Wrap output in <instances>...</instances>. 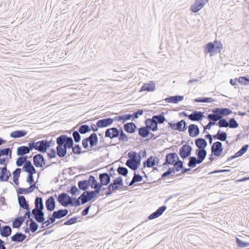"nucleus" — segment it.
Here are the masks:
<instances>
[{
	"label": "nucleus",
	"mask_w": 249,
	"mask_h": 249,
	"mask_svg": "<svg viewBox=\"0 0 249 249\" xmlns=\"http://www.w3.org/2000/svg\"><path fill=\"white\" fill-rule=\"evenodd\" d=\"M127 156L129 159L126 160L125 165L132 170H136L141 164V155H138L135 151H131L128 153Z\"/></svg>",
	"instance_id": "f257e3e1"
},
{
	"label": "nucleus",
	"mask_w": 249,
	"mask_h": 249,
	"mask_svg": "<svg viewBox=\"0 0 249 249\" xmlns=\"http://www.w3.org/2000/svg\"><path fill=\"white\" fill-rule=\"evenodd\" d=\"M18 202L19 205L21 208L23 209L26 210L25 211V216H26V218L27 220H31L32 219L31 218V213L30 211V209L29 208V205L28 202L26 200L25 197L23 196H18Z\"/></svg>",
	"instance_id": "f03ea898"
},
{
	"label": "nucleus",
	"mask_w": 249,
	"mask_h": 249,
	"mask_svg": "<svg viewBox=\"0 0 249 249\" xmlns=\"http://www.w3.org/2000/svg\"><path fill=\"white\" fill-rule=\"evenodd\" d=\"M79 197L78 198L71 197L67 193H63V206L67 207L69 205L77 207L81 205Z\"/></svg>",
	"instance_id": "7ed1b4c3"
},
{
	"label": "nucleus",
	"mask_w": 249,
	"mask_h": 249,
	"mask_svg": "<svg viewBox=\"0 0 249 249\" xmlns=\"http://www.w3.org/2000/svg\"><path fill=\"white\" fill-rule=\"evenodd\" d=\"M95 182V178L94 176L90 175L88 179L80 180L78 182V186L80 190L86 191L91 187L92 183Z\"/></svg>",
	"instance_id": "20e7f679"
},
{
	"label": "nucleus",
	"mask_w": 249,
	"mask_h": 249,
	"mask_svg": "<svg viewBox=\"0 0 249 249\" xmlns=\"http://www.w3.org/2000/svg\"><path fill=\"white\" fill-rule=\"evenodd\" d=\"M169 127L174 130L184 132L187 128V123L184 120H181L177 123H168Z\"/></svg>",
	"instance_id": "39448f33"
},
{
	"label": "nucleus",
	"mask_w": 249,
	"mask_h": 249,
	"mask_svg": "<svg viewBox=\"0 0 249 249\" xmlns=\"http://www.w3.org/2000/svg\"><path fill=\"white\" fill-rule=\"evenodd\" d=\"M123 186V178L121 176H119V177L115 178L113 181V182L110 183L108 185L107 187V189L113 190L115 191L116 190H119L120 188V187Z\"/></svg>",
	"instance_id": "423d86ee"
},
{
	"label": "nucleus",
	"mask_w": 249,
	"mask_h": 249,
	"mask_svg": "<svg viewBox=\"0 0 249 249\" xmlns=\"http://www.w3.org/2000/svg\"><path fill=\"white\" fill-rule=\"evenodd\" d=\"M32 213L33 215L35 220L38 223L44 222L45 220V213L43 210L33 209L32 211Z\"/></svg>",
	"instance_id": "0eeeda50"
},
{
	"label": "nucleus",
	"mask_w": 249,
	"mask_h": 249,
	"mask_svg": "<svg viewBox=\"0 0 249 249\" xmlns=\"http://www.w3.org/2000/svg\"><path fill=\"white\" fill-rule=\"evenodd\" d=\"M223 150L222 142H214L211 146V152L214 156H219Z\"/></svg>",
	"instance_id": "6e6552de"
},
{
	"label": "nucleus",
	"mask_w": 249,
	"mask_h": 249,
	"mask_svg": "<svg viewBox=\"0 0 249 249\" xmlns=\"http://www.w3.org/2000/svg\"><path fill=\"white\" fill-rule=\"evenodd\" d=\"M192 150V147L188 144L183 145L179 149V155L182 159L190 156Z\"/></svg>",
	"instance_id": "1a4fd4ad"
},
{
	"label": "nucleus",
	"mask_w": 249,
	"mask_h": 249,
	"mask_svg": "<svg viewBox=\"0 0 249 249\" xmlns=\"http://www.w3.org/2000/svg\"><path fill=\"white\" fill-rule=\"evenodd\" d=\"M34 165L36 167H43L45 164V159L41 154H37L33 157Z\"/></svg>",
	"instance_id": "9d476101"
},
{
	"label": "nucleus",
	"mask_w": 249,
	"mask_h": 249,
	"mask_svg": "<svg viewBox=\"0 0 249 249\" xmlns=\"http://www.w3.org/2000/svg\"><path fill=\"white\" fill-rule=\"evenodd\" d=\"M178 159L179 157L176 153L167 154L165 156V161L163 165H174Z\"/></svg>",
	"instance_id": "9b49d317"
},
{
	"label": "nucleus",
	"mask_w": 249,
	"mask_h": 249,
	"mask_svg": "<svg viewBox=\"0 0 249 249\" xmlns=\"http://www.w3.org/2000/svg\"><path fill=\"white\" fill-rule=\"evenodd\" d=\"M208 1V0H196L195 2L191 6L190 10L193 13H196L201 9Z\"/></svg>",
	"instance_id": "f8f14e48"
},
{
	"label": "nucleus",
	"mask_w": 249,
	"mask_h": 249,
	"mask_svg": "<svg viewBox=\"0 0 249 249\" xmlns=\"http://www.w3.org/2000/svg\"><path fill=\"white\" fill-rule=\"evenodd\" d=\"M49 147L47 140H41L36 142V150L41 153H45Z\"/></svg>",
	"instance_id": "ddd939ff"
},
{
	"label": "nucleus",
	"mask_w": 249,
	"mask_h": 249,
	"mask_svg": "<svg viewBox=\"0 0 249 249\" xmlns=\"http://www.w3.org/2000/svg\"><path fill=\"white\" fill-rule=\"evenodd\" d=\"M119 134V129L116 127H111L107 129L105 131V137L113 139L117 138Z\"/></svg>",
	"instance_id": "4468645a"
},
{
	"label": "nucleus",
	"mask_w": 249,
	"mask_h": 249,
	"mask_svg": "<svg viewBox=\"0 0 249 249\" xmlns=\"http://www.w3.org/2000/svg\"><path fill=\"white\" fill-rule=\"evenodd\" d=\"M204 112L200 111H194L192 113L189 114V119L192 121H201L205 116Z\"/></svg>",
	"instance_id": "2eb2a0df"
},
{
	"label": "nucleus",
	"mask_w": 249,
	"mask_h": 249,
	"mask_svg": "<svg viewBox=\"0 0 249 249\" xmlns=\"http://www.w3.org/2000/svg\"><path fill=\"white\" fill-rule=\"evenodd\" d=\"M113 123V120L111 118H107L99 120L97 121V126L99 128H104L111 125Z\"/></svg>",
	"instance_id": "dca6fc26"
},
{
	"label": "nucleus",
	"mask_w": 249,
	"mask_h": 249,
	"mask_svg": "<svg viewBox=\"0 0 249 249\" xmlns=\"http://www.w3.org/2000/svg\"><path fill=\"white\" fill-rule=\"evenodd\" d=\"M99 184L102 186L107 185L110 182V177L107 173H101L99 175Z\"/></svg>",
	"instance_id": "f3484780"
},
{
	"label": "nucleus",
	"mask_w": 249,
	"mask_h": 249,
	"mask_svg": "<svg viewBox=\"0 0 249 249\" xmlns=\"http://www.w3.org/2000/svg\"><path fill=\"white\" fill-rule=\"evenodd\" d=\"M10 176L11 173L8 170H7L6 167H3L1 168L0 181L2 182L7 181Z\"/></svg>",
	"instance_id": "a211bd4d"
},
{
	"label": "nucleus",
	"mask_w": 249,
	"mask_h": 249,
	"mask_svg": "<svg viewBox=\"0 0 249 249\" xmlns=\"http://www.w3.org/2000/svg\"><path fill=\"white\" fill-rule=\"evenodd\" d=\"M166 209L167 207L164 205L159 207L155 212L151 213L148 216V219L152 220L158 218L163 213Z\"/></svg>",
	"instance_id": "6ab92c4d"
},
{
	"label": "nucleus",
	"mask_w": 249,
	"mask_h": 249,
	"mask_svg": "<svg viewBox=\"0 0 249 249\" xmlns=\"http://www.w3.org/2000/svg\"><path fill=\"white\" fill-rule=\"evenodd\" d=\"M46 208L48 211L52 212L55 208V202L53 196H49L45 202Z\"/></svg>",
	"instance_id": "aec40b11"
},
{
	"label": "nucleus",
	"mask_w": 249,
	"mask_h": 249,
	"mask_svg": "<svg viewBox=\"0 0 249 249\" xmlns=\"http://www.w3.org/2000/svg\"><path fill=\"white\" fill-rule=\"evenodd\" d=\"M145 124L149 130L154 132L158 129V124L154 121L152 120V118L146 119Z\"/></svg>",
	"instance_id": "412c9836"
},
{
	"label": "nucleus",
	"mask_w": 249,
	"mask_h": 249,
	"mask_svg": "<svg viewBox=\"0 0 249 249\" xmlns=\"http://www.w3.org/2000/svg\"><path fill=\"white\" fill-rule=\"evenodd\" d=\"M188 133L190 136L195 137L199 134V129L197 125L191 124L188 126Z\"/></svg>",
	"instance_id": "4be33fe9"
},
{
	"label": "nucleus",
	"mask_w": 249,
	"mask_h": 249,
	"mask_svg": "<svg viewBox=\"0 0 249 249\" xmlns=\"http://www.w3.org/2000/svg\"><path fill=\"white\" fill-rule=\"evenodd\" d=\"M23 170L28 174L36 173V172L31 161L28 160L24 163Z\"/></svg>",
	"instance_id": "5701e85b"
},
{
	"label": "nucleus",
	"mask_w": 249,
	"mask_h": 249,
	"mask_svg": "<svg viewBox=\"0 0 249 249\" xmlns=\"http://www.w3.org/2000/svg\"><path fill=\"white\" fill-rule=\"evenodd\" d=\"M26 238V235L21 232H17L11 237V240L13 242H22Z\"/></svg>",
	"instance_id": "b1692460"
},
{
	"label": "nucleus",
	"mask_w": 249,
	"mask_h": 249,
	"mask_svg": "<svg viewBox=\"0 0 249 249\" xmlns=\"http://www.w3.org/2000/svg\"><path fill=\"white\" fill-rule=\"evenodd\" d=\"M137 127L133 122L127 123L124 125V128L125 132L128 133H133L136 131Z\"/></svg>",
	"instance_id": "393cba45"
},
{
	"label": "nucleus",
	"mask_w": 249,
	"mask_h": 249,
	"mask_svg": "<svg viewBox=\"0 0 249 249\" xmlns=\"http://www.w3.org/2000/svg\"><path fill=\"white\" fill-rule=\"evenodd\" d=\"M12 230L9 225H5L2 227L0 230V234L2 237H8L11 234Z\"/></svg>",
	"instance_id": "a878e982"
},
{
	"label": "nucleus",
	"mask_w": 249,
	"mask_h": 249,
	"mask_svg": "<svg viewBox=\"0 0 249 249\" xmlns=\"http://www.w3.org/2000/svg\"><path fill=\"white\" fill-rule=\"evenodd\" d=\"M73 140L71 137L63 135V147L71 149L73 147Z\"/></svg>",
	"instance_id": "bb28decb"
},
{
	"label": "nucleus",
	"mask_w": 249,
	"mask_h": 249,
	"mask_svg": "<svg viewBox=\"0 0 249 249\" xmlns=\"http://www.w3.org/2000/svg\"><path fill=\"white\" fill-rule=\"evenodd\" d=\"M212 113L208 115L207 117L211 118L212 121L217 122L222 118V116L220 114V112L217 108H214L212 110Z\"/></svg>",
	"instance_id": "cd10ccee"
},
{
	"label": "nucleus",
	"mask_w": 249,
	"mask_h": 249,
	"mask_svg": "<svg viewBox=\"0 0 249 249\" xmlns=\"http://www.w3.org/2000/svg\"><path fill=\"white\" fill-rule=\"evenodd\" d=\"M89 140V147L91 148L94 146H96L98 142V138L97 134L95 133H93L90 136L87 138Z\"/></svg>",
	"instance_id": "c85d7f7f"
},
{
	"label": "nucleus",
	"mask_w": 249,
	"mask_h": 249,
	"mask_svg": "<svg viewBox=\"0 0 249 249\" xmlns=\"http://www.w3.org/2000/svg\"><path fill=\"white\" fill-rule=\"evenodd\" d=\"M195 144L198 149H205L207 146V141L203 138H197L195 141Z\"/></svg>",
	"instance_id": "c756f323"
},
{
	"label": "nucleus",
	"mask_w": 249,
	"mask_h": 249,
	"mask_svg": "<svg viewBox=\"0 0 249 249\" xmlns=\"http://www.w3.org/2000/svg\"><path fill=\"white\" fill-rule=\"evenodd\" d=\"M155 89V84L153 82L151 81L148 83H145L142 87L140 91H153Z\"/></svg>",
	"instance_id": "7c9ffc66"
},
{
	"label": "nucleus",
	"mask_w": 249,
	"mask_h": 249,
	"mask_svg": "<svg viewBox=\"0 0 249 249\" xmlns=\"http://www.w3.org/2000/svg\"><path fill=\"white\" fill-rule=\"evenodd\" d=\"M155 159H157V157L150 156L143 163L144 168L147 167L148 168L153 167L155 165Z\"/></svg>",
	"instance_id": "2f4dec72"
},
{
	"label": "nucleus",
	"mask_w": 249,
	"mask_h": 249,
	"mask_svg": "<svg viewBox=\"0 0 249 249\" xmlns=\"http://www.w3.org/2000/svg\"><path fill=\"white\" fill-rule=\"evenodd\" d=\"M27 134V132L24 130H18L12 132L10 136L13 138H18L25 136Z\"/></svg>",
	"instance_id": "473e14b6"
},
{
	"label": "nucleus",
	"mask_w": 249,
	"mask_h": 249,
	"mask_svg": "<svg viewBox=\"0 0 249 249\" xmlns=\"http://www.w3.org/2000/svg\"><path fill=\"white\" fill-rule=\"evenodd\" d=\"M183 96L177 95L166 98L164 100L168 103H178L183 100Z\"/></svg>",
	"instance_id": "72a5a7b5"
},
{
	"label": "nucleus",
	"mask_w": 249,
	"mask_h": 249,
	"mask_svg": "<svg viewBox=\"0 0 249 249\" xmlns=\"http://www.w3.org/2000/svg\"><path fill=\"white\" fill-rule=\"evenodd\" d=\"M164 113L162 112L159 115H153L152 116V120L154 121L157 124H163L166 121V119L164 116Z\"/></svg>",
	"instance_id": "f704fd0d"
},
{
	"label": "nucleus",
	"mask_w": 249,
	"mask_h": 249,
	"mask_svg": "<svg viewBox=\"0 0 249 249\" xmlns=\"http://www.w3.org/2000/svg\"><path fill=\"white\" fill-rule=\"evenodd\" d=\"M62 135H61L56 140V142L58 145L56 148L57 155L60 157H62Z\"/></svg>",
	"instance_id": "c9c22d12"
},
{
	"label": "nucleus",
	"mask_w": 249,
	"mask_h": 249,
	"mask_svg": "<svg viewBox=\"0 0 249 249\" xmlns=\"http://www.w3.org/2000/svg\"><path fill=\"white\" fill-rule=\"evenodd\" d=\"M138 134L141 137L146 138L149 135L150 131L146 126H142L138 129Z\"/></svg>",
	"instance_id": "e433bc0d"
},
{
	"label": "nucleus",
	"mask_w": 249,
	"mask_h": 249,
	"mask_svg": "<svg viewBox=\"0 0 249 249\" xmlns=\"http://www.w3.org/2000/svg\"><path fill=\"white\" fill-rule=\"evenodd\" d=\"M213 139L220 140L221 141H225L227 138V134L225 132L221 131L219 130L216 135L213 136Z\"/></svg>",
	"instance_id": "4c0bfd02"
},
{
	"label": "nucleus",
	"mask_w": 249,
	"mask_h": 249,
	"mask_svg": "<svg viewBox=\"0 0 249 249\" xmlns=\"http://www.w3.org/2000/svg\"><path fill=\"white\" fill-rule=\"evenodd\" d=\"M103 186L99 184V182H97L95 179V182L92 183L91 188L94 189L93 192L95 193L96 196L99 194L101 191H102V188Z\"/></svg>",
	"instance_id": "58836bf2"
},
{
	"label": "nucleus",
	"mask_w": 249,
	"mask_h": 249,
	"mask_svg": "<svg viewBox=\"0 0 249 249\" xmlns=\"http://www.w3.org/2000/svg\"><path fill=\"white\" fill-rule=\"evenodd\" d=\"M35 208L39 210H44V205L43 203V199L41 197H36L35 201Z\"/></svg>",
	"instance_id": "ea45409f"
},
{
	"label": "nucleus",
	"mask_w": 249,
	"mask_h": 249,
	"mask_svg": "<svg viewBox=\"0 0 249 249\" xmlns=\"http://www.w3.org/2000/svg\"><path fill=\"white\" fill-rule=\"evenodd\" d=\"M29 152L28 150L27 146H21L18 147L17 149V154L18 156H21L29 153Z\"/></svg>",
	"instance_id": "a19ab883"
},
{
	"label": "nucleus",
	"mask_w": 249,
	"mask_h": 249,
	"mask_svg": "<svg viewBox=\"0 0 249 249\" xmlns=\"http://www.w3.org/2000/svg\"><path fill=\"white\" fill-rule=\"evenodd\" d=\"M117 138H118L119 140L121 142H127L128 141L127 136L124 133L122 128L119 129V134Z\"/></svg>",
	"instance_id": "79ce46f5"
},
{
	"label": "nucleus",
	"mask_w": 249,
	"mask_h": 249,
	"mask_svg": "<svg viewBox=\"0 0 249 249\" xmlns=\"http://www.w3.org/2000/svg\"><path fill=\"white\" fill-rule=\"evenodd\" d=\"M91 131L90 127L87 124H83L79 126L78 131L82 134H85Z\"/></svg>",
	"instance_id": "37998d69"
},
{
	"label": "nucleus",
	"mask_w": 249,
	"mask_h": 249,
	"mask_svg": "<svg viewBox=\"0 0 249 249\" xmlns=\"http://www.w3.org/2000/svg\"><path fill=\"white\" fill-rule=\"evenodd\" d=\"M87 192H83L81 196L79 197L81 204H84L87 202L90 201L88 195H87Z\"/></svg>",
	"instance_id": "c03bdc74"
},
{
	"label": "nucleus",
	"mask_w": 249,
	"mask_h": 249,
	"mask_svg": "<svg viewBox=\"0 0 249 249\" xmlns=\"http://www.w3.org/2000/svg\"><path fill=\"white\" fill-rule=\"evenodd\" d=\"M72 152L74 154L79 155L82 153H84L86 152V151H81V146L78 144H73V147L71 148Z\"/></svg>",
	"instance_id": "a18cd8bd"
},
{
	"label": "nucleus",
	"mask_w": 249,
	"mask_h": 249,
	"mask_svg": "<svg viewBox=\"0 0 249 249\" xmlns=\"http://www.w3.org/2000/svg\"><path fill=\"white\" fill-rule=\"evenodd\" d=\"M196 155L198 158L205 159L207 155V151L205 149H197L196 151Z\"/></svg>",
	"instance_id": "49530a36"
},
{
	"label": "nucleus",
	"mask_w": 249,
	"mask_h": 249,
	"mask_svg": "<svg viewBox=\"0 0 249 249\" xmlns=\"http://www.w3.org/2000/svg\"><path fill=\"white\" fill-rule=\"evenodd\" d=\"M214 101L211 97L197 98L194 100L195 102L212 103Z\"/></svg>",
	"instance_id": "de8ad7c7"
},
{
	"label": "nucleus",
	"mask_w": 249,
	"mask_h": 249,
	"mask_svg": "<svg viewBox=\"0 0 249 249\" xmlns=\"http://www.w3.org/2000/svg\"><path fill=\"white\" fill-rule=\"evenodd\" d=\"M117 171L119 175L123 176H126L128 174V169L124 167L119 166L117 169Z\"/></svg>",
	"instance_id": "09e8293b"
},
{
	"label": "nucleus",
	"mask_w": 249,
	"mask_h": 249,
	"mask_svg": "<svg viewBox=\"0 0 249 249\" xmlns=\"http://www.w3.org/2000/svg\"><path fill=\"white\" fill-rule=\"evenodd\" d=\"M217 108L219 110L222 117H223V116H227L232 113V111L228 108Z\"/></svg>",
	"instance_id": "8fccbe9b"
},
{
	"label": "nucleus",
	"mask_w": 249,
	"mask_h": 249,
	"mask_svg": "<svg viewBox=\"0 0 249 249\" xmlns=\"http://www.w3.org/2000/svg\"><path fill=\"white\" fill-rule=\"evenodd\" d=\"M216 125L219 127H227L229 126V122L225 119L222 117L219 119Z\"/></svg>",
	"instance_id": "3c124183"
},
{
	"label": "nucleus",
	"mask_w": 249,
	"mask_h": 249,
	"mask_svg": "<svg viewBox=\"0 0 249 249\" xmlns=\"http://www.w3.org/2000/svg\"><path fill=\"white\" fill-rule=\"evenodd\" d=\"M188 165L191 168H194L196 165V158L195 156H190Z\"/></svg>",
	"instance_id": "603ef678"
},
{
	"label": "nucleus",
	"mask_w": 249,
	"mask_h": 249,
	"mask_svg": "<svg viewBox=\"0 0 249 249\" xmlns=\"http://www.w3.org/2000/svg\"><path fill=\"white\" fill-rule=\"evenodd\" d=\"M238 82L241 84L247 86L249 85V77L240 76L238 78Z\"/></svg>",
	"instance_id": "864d4df0"
},
{
	"label": "nucleus",
	"mask_w": 249,
	"mask_h": 249,
	"mask_svg": "<svg viewBox=\"0 0 249 249\" xmlns=\"http://www.w3.org/2000/svg\"><path fill=\"white\" fill-rule=\"evenodd\" d=\"M22 224V221L17 217L13 221L12 227L13 228L18 229L20 227Z\"/></svg>",
	"instance_id": "5fc2aeb1"
},
{
	"label": "nucleus",
	"mask_w": 249,
	"mask_h": 249,
	"mask_svg": "<svg viewBox=\"0 0 249 249\" xmlns=\"http://www.w3.org/2000/svg\"><path fill=\"white\" fill-rule=\"evenodd\" d=\"M11 153H12V150L9 147L3 148V149H0V155H1V156H8V154H9L10 157L11 158Z\"/></svg>",
	"instance_id": "6e6d98bb"
},
{
	"label": "nucleus",
	"mask_w": 249,
	"mask_h": 249,
	"mask_svg": "<svg viewBox=\"0 0 249 249\" xmlns=\"http://www.w3.org/2000/svg\"><path fill=\"white\" fill-rule=\"evenodd\" d=\"M29 227L30 231L32 232H35L37 230L38 228V225L35 221L32 219L29 225Z\"/></svg>",
	"instance_id": "4d7b16f0"
},
{
	"label": "nucleus",
	"mask_w": 249,
	"mask_h": 249,
	"mask_svg": "<svg viewBox=\"0 0 249 249\" xmlns=\"http://www.w3.org/2000/svg\"><path fill=\"white\" fill-rule=\"evenodd\" d=\"M27 156H23V159H22V157H18L16 161V165L18 167L21 166L23 164V163L26 162V161H27Z\"/></svg>",
	"instance_id": "13d9d810"
},
{
	"label": "nucleus",
	"mask_w": 249,
	"mask_h": 249,
	"mask_svg": "<svg viewBox=\"0 0 249 249\" xmlns=\"http://www.w3.org/2000/svg\"><path fill=\"white\" fill-rule=\"evenodd\" d=\"M215 45L212 42L208 43L205 48V52L207 53H211L213 52Z\"/></svg>",
	"instance_id": "bf43d9fd"
},
{
	"label": "nucleus",
	"mask_w": 249,
	"mask_h": 249,
	"mask_svg": "<svg viewBox=\"0 0 249 249\" xmlns=\"http://www.w3.org/2000/svg\"><path fill=\"white\" fill-rule=\"evenodd\" d=\"M183 166V162L179 160V159L174 164V167L176 172H178L180 169L182 170Z\"/></svg>",
	"instance_id": "052dcab7"
},
{
	"label": "nucleus",
	"mask_w": 249,
	"mask_h": 249,
	"mask_svg": "<svg viewBox=\"0 0 249 249\" xmlns=\"http://www.w3.org/2000/svg\"><path fill=\"white\" fill-rule=\"evenodd\" d=\"M80 133L78 131H74L72 133V136L76 143H78L81 141V137Z\"/></svg>",
	"instance_id": "680f3d73"
},
{
	"label": "nucleus",
	"mask_w": 249,
	"mask_h": 249,
	"mask_svg": "<svg viewBox=\"0 0 249 249\" xmlns=\"http://www.w3.org/2000/svg\"><path fill=\"white\" fill-rule=\"evenodd\" d=\"M55 220L56 218H61L62 217V209H59L57 211H54L52 215Z\"/></svg>",
	"instance_id": "e2e57ef3"
},
{
	"label": "nucleus",
	"mask_w": 249,
	"mask_h": 249,
	"mask_svg": "<svg viewBox=\"0 0 249 249\" xmlns=\"http://www.w3.org/2000/svg\"><path fill=\"white\" fill-rule=\"evenodd\" d=\"M238 124L234 118H231L229 120V126L231 128H236L238 126Z\"/></svg>",
	"instance_id": "0e129e2a"
},
{
	"label": "nucleus",
	"mask_w": 249,
	"mask_h": 249,
	"mask_svg": "<svg viewBox=\"0 0 249 249\" xmlns=\"http://www.w3.org/2000/svg\"><path fill=\"white\" fill-rule=\"evenodd\" d=\"M79 217H73L67 221H66L64 223L63 225H71L73 224H75L77 221V219Z\"/></svg>",
	"instance_id": "69168bd1"
},
{
	"label": "nucleus",
	"mask_w": 249,
	"mask_h": 249,
	"mask_svg": "<svg viewBox=\"0 0 249 249\" xmlns=\"http://www.w3.org/2000/svg\"><path fill=\"white\" fill-rule=\"evenodd\" d=\"M31 193L29 187L28 188H19L17 190L18 194H28Z\"/></svg>",
	"instance_id": "338daca9"
},
{
	"label": "nucleus",
	"mask_w": 249,
	"mask_h": 249,
	"mask_svg": "<svg viewBox=\"0 0 249 249\" xmlns=\"http://www.w3.org/2000/svg\"><path fill=\"white\" fill-rule=\"evenodd\" d=\"M236 243L240 248H245L249 246V242H245L238 238H236Z\"/></svg>",
	"instance_id": "774afa93"
}]
</instances>
